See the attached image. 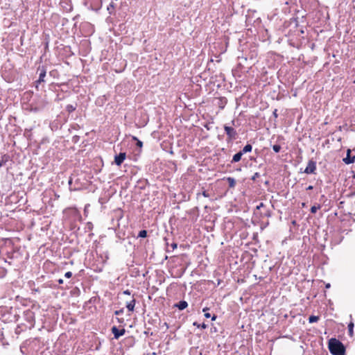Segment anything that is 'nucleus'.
I'll return each instance as SVG.
<instances>
[{"mask_svg":"<svg viewBox=\"0 0 355 355\" xmlns=\"http://www.w3.org/2000/svg\"><path fill=\"white\" fill-rule=\"evenodd\" d=\"M209 309L208 307H205L202 309V311L205 313H207V311L209 310Z\"/></svg>","mask_w":355,"mask_h":355,"instance_id":"4c0bfd02","label":"nucleus"},{"mask_svg":"<svg viewBox=\"0 0 355 355\" xmlns=\"http://www.w3.org/2000/svg\"><path fill=\"white\" fill-rule=\"evenodd\" d=\"M133 139L134 140H136L137 142V146H139V147H141L143 146V143L142 141H141L140 140H139L136 137H133Z\"/></svg>","mask_w":355,"mask_h":355,"instance_id":"393cba45","label":"nucleus"},{"mask_svg":"<svg viewBox=\"0 0 355 355\" xmlns=\"http://www.w3.org/2000/svg\"><path fill=\"white\" fill-rule=\"evenodd\" d=\"M252 150V146L251 144H248L240 151L243 155L245 153L251 152Z\"/></svg>","mask_w":355,"mask_h":355,"instance_id":"ddd939ff","label":"nucleus"},{"mask_svg":"<svg viewBox=\"0 0 355 355\" xmlns=\"http://www.w3.org/2000/svg\"><path fill=\"white\" fill-rule=\"evenodd\" d=\"M319 316H317V315H311L309 318V323H313V322H316L319 320Z\"/></svg>","mask_w":355,"mask_h":355,"instance_id":"f3484780","label":"nucleus"},{"mask_svg":"<svg viewBox=\"0 0 355 355\" xmlns=\"http://www.w3.org/2000/svg\"><path fill=\"white\" fill-rule=\"evenodd\" d=\"M202 196H205V197H206V198L209 196V195H208V193H207V191H204L202 192Z\"/></svg>","mask_w":355,"mask_h":355,"instance_id":"c9c22d12","label":"nucleus"},{"mask_svg":"<svg viewBox=\"0 0 355 355\" xmlns=\"http://www.w3.org/2000/svg\"><path fill=\"white\" fill-rule=\"evenodd\" d=\"M126 157V153L121 152L114 156V163L117 166H121Z\"/></svg>","mask_w":355,"mask_h":355,"instance_id":"0eeeda50","label":"nucleus"},{"mask_svg":"<svg viewBox=\"0 0 355 355\" xmlns=\"http://www.w3.org/2000/svg\"><path fill=\"white\" fill-rule=\"evenodd\" d=\"M7 161H8V156L6 155L2 156L1 160L0 161V167L3 166L6 163Z\"/></svg>","mask_w":355,"mask_h":355,"instance_id":"aec40b11","label":"nucleus"},{"mask_svg":"<svg viewBox=\"0 0 355 355\" xmlns=\"http://www.w3.org/2000/svg\"><path fill=\"white\" fill-rule=\"evenodd\" d=\"M171 248L173 250H175V248H177L178 247V244L176 243H173L171 245Z\"/></svg>","mask_w":355,"mask_h":355,"instance_id":"7c9ffc66","label":"nucleus"},{"mask_svg":"<svg viewBox=\"0 0 355 355\" xmlns=\"http://www.w3.org/2000/svg\"><path fill=\"white\" fill-rule=\"evenodd\" d=\"M232 123L234 125V121H232Z\"/></svg>","mask_w":355,"mask_h":355,"instance_id":"c03bdc74","label":"nucleus"},{"mask_svg":"<svg viewBox=\"0 0 355 355\" xmlns=\"http://www.w3.org/2000/svg\"><path fill=\"white\" fill-rule=\"evenodd\" d=\"M48 102L44 98L36 96L31 103L26 105L25 109L31 112H37L44 110Z\"/></svg>","mask_w":355,"mask_h":355,"instance_id":"f03ea898","label":"nucleus"},{"mask_svg":"<svg viewBox=\"0 0 355 355\" xmlns=\"http://www.w3.org/2000/svg\"><path fill=\"white\" fill-rule=\"evenodd\" d=\"M193 324V326H196L198 328H201L203 329H205L207 328V325L205 323L198 324L197 322H194Z\"/></svg>","mask_w":355,"mask_h":355,"instance_id":"6ab92c4d","label":"nucleus"},{"mask_svg":"<svg viewBox=\"0 0 355 355\" xmlns=\"http://www.w3.org/2000/svg\"><path fill=\"white\" fill-rule=\"evenodd\" d=\"M75 178H76L75 176L70 177L68 183H69V185L71 189L76 191L80 189V187H76V186H74L73 187H72L73 181Z\"/></svg>","mask_w":355,"mask_h":355,"instance_id":"2eb2a0df","label":"nucleus"},{"mask_svg":"<svg viewBox=\"0 0 355 355\" xmlns=\"http://www.w3.org/2000/svg\"><path fill=\"white\" fill-rule=\"evenodd\" d=\"M216 318H217V316H216V315H214L211 317V320H212V321L216 320Z\"/></svg>","mask_w":355,"mask_h":355,"instance_id":"ea45409f","label":"nucleus"},{"mask_svg":"<svg viewBox=\"0 0 355 355\" xmlns=\"http://www.w3.org/2000/svg\"><path fill=\"white\" fill-rule=\"evenodd\" d=\"M71 276H72V272L70 271H68V272H65V274H64V277L66 278H70V277H71Z\"/></svg>","mask_w":355,"mask_h":355,"instance_id":"bb28decb","label":"nucleus"},{"mask_svg":"<svg viewBox=\"0 0 355 355\" xmlns=\"http://www.w3.org/2000/svg\"><path fill=\"white\" fill-rule=\"evenodd\" d=\"M123 294L124 295H131V292L129 291V290H125L123 292Z\"/></svg>","mask_w":355,"mask_h":355,"instance_id":"2f4dec72","label":"nucleus"},{"mask_svg":"<svg viewBox=\"0 0 355 355\" xmlns=\"http://www.w3.org/2000/svg\"><path fill=\"white\" fill-rule=\"evenodd\" d=\"M353 178H355V174L353 175Z\"/></svg>","mask_w":355,"mask_h":355,"instance_id":"a18cd8bd","label":"nucleus"},{"mask_svg":"<svg viewBox=\"0 0 355 355\" xmlns=\"http://www.w3.org/2000/svg\"><path fill=\"white\" fill-rule=\"evenodd\" d=\"M328 348L332 355H345L346 349L345 345L335 338L329 340Z\"/></svg>","mask_w":355,"mask_h":355,"instance_id":"f257e3e1","label":"nucleus"},{"mask_svg":"<svg viewBox=\"0 0 355 355\" xmlns=\"http://www.w3.org/2000/svg\"><path fill=\"white\" fill-rule=\"evenodd\" d=\"M273 116L277 119L278 117L277 110L275 109L272 112Z\"/></svg>","mask_w":355,"mask_h":355,"instance_id":"cd10ccee","label":"nucleus"},{"mask_svg":"<svg viewBox=\"0 0 355 355\" xmlns=\"http://www.w3.org/2000/svg\"><path fill=\"white\" fill-rule=\"evenodd\" d=\"M320 207H321V206H320V205H318V206H313V207H311V212L312 214H315V213H316V212H317V211H318V209H320Z\"/></svg>","mask_w":355,"mask_h":355,"instance_id":"5701e85b","label":"nucleus"},{"mask_svg":"<svg viewBox=\"0 0 355 355\" xmlns=\"http://www.w3.org/2000/svg\"><path fill=\"white\" fill-rule=\"evenodd\" d=\"M272 150L275 153H279L281 150V146L279 144H275L272 146Z\"/></svg>","mask_w":355,"mask_h":355,"instance_id":"b1692460","label":"nucleus"},{"mask_svg":"<svg viewBox=\"0 0 355 355\" xmlns=\"http://www.w3.org/2000/svg\"><path fill=\"white\" fill-rule=\"evenodd\" d=\"M350 154H351V150L349 149H348L347 151V156H346V157H345L343 159V162L346 164H352L355 160V156H351Z\"/></svg>","mask_w":355,"mask_h":355,"instance_id":"6e6552de","label":"nucleus"},{"mask_svg":"<svg viewBox=\"0 0 355 355\" xmlns=\"http://www.w3.org/2000/svg\"><path fill=\"white\" fill-rule=\"evenodd\" d=\"M135 303L136 301L135 298H132L130 302L126 303V308L129 311L132 312L134 311Z\"/></svg>","mask_w":355,"mask_h":355,"instance_id":"9d476101","label":"nucleus"},{"mask_svg":"<svg viewBox=\"0 0 355 355\" xmlns=\"http://www.w3.org/2000/svg\"><path fill=\"white\" fill-rule=\"evenodd\" d=\"M354 83H355V80L354 81Z\"/></svg>","mask_w":355,"mask_h":355,"instance_id":"49530a36","label":"nucleus"},{"mask_svg":"<svg viewBox=\"0 0 355 355\" xmlns=\"http://www.w3.org/2000/svg\"><path fill=\"white\" fill-rule=\"evenodd\" d=\"M331 287V284L329 283H327L325 284V288H329Z\"/></svg>","mask_w":355,"mask_h":355,"instance_id":"58836bf2","label":"nucleus"},{"mask_svg":"<svg viewBox=\"0 0 355 355\" xmlns=\"http://www.w3.org/2000/svg\"><path fill=\"white\" fill-rule=\"evenodd\" d=\"M265 205L263 202H261L259 205L257 206V209H260L262 207H264Z\"/></svg>","mask_w":355,"mask_h":355,"instance_id":"c756f323","label":"nucleus"},{"mask_svg":"<svg viewBox=\"0 0 355 355\" xmlns=\"http://www.w3.org/2000/svg\"><path fill=\"white\" fill-rule=\"evenodd\" d=\"M224 130L227 137V141L228 143L236 139L238 134L236 130L234 128L225 125Z\"/></svg>","mask_w":355,"mask_h":355,"instance_id":"7ed1b4c3","label":"nucleus"},{"mask_svg":"<svg viewBox=\"0 0 355 355\" xmlns=\"http://www.w3.org/2000/svg\"><path fill=\"white\" fill-rule=\"evenodd\" d=\"M75 110H76V107L72 105L69 104L66 106V110L67 112H69V113L73 112Z\"/></svg>","mask_w":355,"mask_h":355,"instance_id":"4be33fe9","label":"nucleus"},{"mask_svg":"<svg viewBox=\"0 0 355 355\" xmlns=\"http://www.w3.org/2000/svg\"><path fill=\"white\" fill-rule=\"evenodd\" d=\"M259 177H260V174L257 172L252 175V177L251 178V180L253 181H255L257 180V178H258Z\"/></svg>","mask_w":355,"mask_h":355,"instance_id":"a878e982","label":"nucleus"},{"mask_svg":"<svg viewBox=\"0 0 355 355\" xmlns=\"http://www.w3.org/2000/svg\"><path fill=\"white\" fill-rule=\"evenodd\" d=\"M147 236V231L145 230H141L139 232L138 237L146 238Z\"/></svg>","mask_w":355,"mask_h":355,"instance_id":"412c9836","label":"nucleus"},{"mask_svg":"<svg viewBox=\"0 0 355 355\" xmlns=\"http://www.w3.org/2000/svg\"><path fill=\"white\" fill-rule=\"evenodd\" d=\"M112 333L114 335V338L115 339H119L121 336H123L125 333V329L124 328L119 329L116 326H113L112 327Z\"/></svg>","mask_w":355,"mask_h":355,"instance_id":"39448f33","label":"nucleus"},{"mask_svg":"<svg viewBox=\"0 0 355 355\" xmlns=\"http://www.w3.org/2000/svg\"><path fill=\"white\" fill-rule=\"evenodd\" d=\"M180 310H184L188 306V303L184 300L180 301L178 304L175 305Z\"/></svg>","mask_w":355,"mask_h":355,"instance_id":"9b49d317","label":"nucleus"},{"mask_svg":"<svg viewBox=\"0 0 355 355\" xmlns=\"http://www.w3.org/2000/svg\"><path fill=\"white\" fill-rule=\"evenodd\" d=\"M114 8H115V4H114V3L113 1H112V2L109 4V6H107V11L109 12V13H110V15L113 14V12H114Z\"/></svg>","mask_w":355,"mask_h":355,"instance_id":"dca6fc26","label":"nucleus"},{"mask_svg":"<svg viewBox=\"0 0 355 355\" xmlns=\"http://www.w3.org/2000/svg\"><path fill=\"white\" fill-rule=\"evenodd\" d=\"M354 323L353 322H349V324H348V332H349V335L350 336H353V334H354V331H353V329H354Z\"/></svg>","mask_w":355,"mask_h":355,"instance_id":"a211bd4d","label":"nucleus"},{"mask_svg":"<svg viewBox=\"0 0 355 355\" xmlns=\"http://www.w3.org/2000/svg\"><path fill=\"white\" fill-rule=\"evenodd\" d=\"M205 128H206L207 130H209V125H205Z\"/></svg>","mask_w":355,"mask_h":355,"instance_id":"37998d69","label":"nucleus"},{"mask_svg":"<svg viewBox=\"0 0 355 355\" xmlns=\"http://www.w3.org/2000/svg\"><path fill=\"white\" fill-rule=\"evenodd\" d=\"M37 71L39 72V78L36 81V88L38 87L39 84L44 83L45 81L44 78L46 77V67L45 66H39V67L37 68Z\"/></svg>","mask_w":355,"mask_h":355,"instance_id":"20e7f679","label":"nucleus"},{"mask_svg":"<svg viewBox=\"0 0 355 355\" xmlns=\"http://www.w3.org/2000/svg\"><path fill=\"white\" fill-rule=\"evenodd\" d=\"M227 181L229 184V187L230 188H234L236 185V181L234 180V178H232V177H228L227 178Z\"/></svg>","mask_w":355,"mask_h":355,"instance_id":"4468645a","label":"nucleus"},{"mask_svg":"<svg viewBox=\"0 0 355 355\" xmlns=\"http://www.w3.org/2000/svg\"><path fill=\"white\" fill-rule=\"evenodd\" d=\"M24 96H26V98L31 97L32 96V93H31V92L26 93L24 94Z\"/></svg>","mask_w":355,"mask_h":355,"instance_id":"473e14b6","label":"nucleus"},{"mask_svg":"<svg viewBox=\"0 0 355 355\" xmlns=\"http://www.w3.org/2000/svg\"><path fill=\"white\" fill-rule=\"evenodd\" d=\"M316 170V162L313 160H309L304 170V173L306 174L314 173Z\"/></svg>","mask_w":355,"mask_h":355,"instance_id":"423d86ee","label":"nucleus"},{"mask_svg":"<svg viewBox=\"0 0 355 355\" xmlns=\"http://www.w3.org/2000/svg\"><path fill=\"white\" fill-rule=\"evenodd\" d=\"M123 309H120V310L116 311L114 312V314L117 315H120V314L123 313Z\"/></svg>","mask_w":355,"mask_h":355,"instance_id":"c85d7f7f","label":"nucleus"},{"mask_svg":"<svg viewBox=\"0 0 355 355\" xmlns=\"http://www.w3.org/2000/svg\"><path fill=\"white\" fill-rule=\"evenodd\" d=\"M227 103V99L225 97H220L218 99L217 105L223 110Z\"/></svg>","mask_w":355,"mask_h":355,"instance_id":"1a4fd4ad","label":"nucleus"},{"mask_svg":"<svg viewBox=\"0 0 355 355\" xmlns=\"http://www.w3.org/2000/svg\"><path fill=\"white\" fill-rule=\"evenodd\" d=\"M58 282L59 284H63V279H59L58 280Z\"/></svg>","mask_w":355,"mask_h":355,"instance_id":"e433bc0d","label":"nucleus"},{"mask_svg":"<svg viewBox=\"0 0 355 355\" xmlns=\"http://www.w3.org/2000/svg\"><path fill=\"white\" fill-rule=\"evenodd\" d=\"M313 186L311 185H309L307 188H306V190H312L313 189Z\"/></svg>","mask_w":355,"mask_h":355,"instance_id":"a19ab883","label":"nucleus"},{"mask_svg":"<svg viewBox=\"0 0 355 355\" xmlns=\"http://www.w3.org/2000/svg\"><path fill=\"white\" fill-rule=\"evenodd\" d=\"M242 155H243V154H242V153H241V151H239L237 153H236L235 155H234V156L232 157V163H235V162H239L241 159Z\"/></svg>","mask_w":355,"mask_h":355,"instance_id":"f8f14e48","label":"nucleus"},{"mask_svg":"<svg viewBox=\"0 0 355 355\" xmlns=\"http://www.w3.org/2000/svg\"><path fill=\"white\" fill-rule=\"evenodd\" d=\"M265 216H266L269 217V216H270V213H266V214H265Z\"/></svg>","mask_w":355,"mask_h":355,"instance_id":"79ce46f5","label":"nucleus"},{"mask_svg":"<svg viewBox=\"0 0 355 355\" xmlns=\"http://www.w3.org/2000/svg\"><path fill=\"white\" fill-rule=\"evenodd\" d=\"M55 72H56L55 70L51 71L49 72V75L51 76H54V73H55Z\"/></svg>","mask_w":355,"mask_h":355,"instance_id":"f704fd0d","label":"nucleus"},{"mask_svg":"<svg viewBox=\"0 0 355 355\" xmlns=\"http://www.w3.org/2000/svg\"><path fill=\"white\" fill-rule=\"evenodd\" d=\"M204 315L206 318H209L211 317V315L209 313H205Z\"/></svg>","mask_w":355,"mask_h":355,"instance_id":"72a5a7b5","label":"nucleus"}]
</instances>
